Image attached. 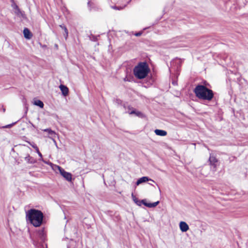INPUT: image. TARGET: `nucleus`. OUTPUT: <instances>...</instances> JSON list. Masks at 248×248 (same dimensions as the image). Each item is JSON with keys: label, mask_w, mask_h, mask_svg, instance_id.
<instances>
[{"label": "nucleus", "mask_w": 248, "mask_h": 248, "mask_svg": "<svg viewBox=\"0 0 248 248\" xmlns=\"http://www.w3.org/2000/svg\"><path fill=\"white\" fill-rule=\"evenodd\" d=\"M142 203L145 206H146L149 208H153V207H155L156 206H157L158 204V203H159V202L157 201V202H155L153 203H147L146 202L145 200H142Z\"/></svg>", "instance_id": "obj_8"}, {"label": "nucleus", "mask_w": 248, "mask_h": 248, "mask_svg": "<svg viewBox=\"0 0 248 248\" xmlns=\"http://www.w3.org/2000/svg\"><path fill=\"white\" fill-rule=\"evenodd\" d=\"M206 82H204V85H197L193 90L196 96L199 99L211 101L214 97V93L212 90L208 89L206 86Z\"/></svg>", "instance_id": "obj_1"}, {"label": "nucleus", "mask_w": 248, "mask_h": 248, "mask_svg": "<svg viewBox=\"0 0 248 248\" xmlns=\"http://www.w3.org/2000/svg\"><path fill=\"white\" fill-rule=\"evenodd\" d=\"M38 237H40V238L41 239V240L42 241H45V233L44 232V230H41L39 231H38Z\"/></svg>", "instance_id": "obj_15"}, {"label": "nucleus", "mask_w": 248, "mask_h": 248, "mask_svg": "<svg viewBox=\"0 0 248 248\" xmlns=\"http://www.w3.org/2000/svg\"><path fill=\"white\" fill-rule=\"evenodd\" d=\"M23 34H24V37L28 39H31L32 36V34L31 33L30 30L27 28H25L24 29Z\"/></svg>", "instance_id": "obj_11"}, {"label": "nucleus", "mask_w": 248, "mask_h": 248, "mask_svg": "<svg viewBox=\"0 0 248 248\" xmlns=\"http://www.w3.org/2000/svg\"><path fill=\"white\" fill-rule=\"evenodd\" d=\"M60 27L64 30L65 34H64L65 39L67 38L68 34V31L66 27L63 25H60Z\"/></svg>", "instance_id": "obj_18"}, {"label": "nucleus", "mask_w": 248, "mask_h": 248, "mask_svg": "<svg viewBox=\"0 0 248 248\" xmlns=\"http://www.w3.org/2000/svg\"><path fill=\"white\" fill-rule=\"evenodd\" d=\"M88 5L89 6H91V2L90 1H89L88 3Z\"/></svg>", "instance_id": "obj_26"}, {"label": "nucleus", "mask_w": 248, "mask_h": 248, "mask_svg": "<svg viewBox=\"0 0 248 248\" xmlns=\"http://www.w3.org/2000/svg\"><path fill=\"white\" fill-rule=\"evenodd\" d=\"M49 139H51L53 141L54 144L55 145V146H56L57 148H58V146H57V142H56V141L55 140L54 138L55 137H48Z\"/></svg>", "instance_id": "obj_20"}, {"label": "nucleus", "mask_w": 248, "mask_h": 248, "mask_svg": "<svg viewBox=\"0 0 248 248\" xmlns=\"http://www.w3.org/2000/svg\"><path fill=\"white\" fill-rule=\"evenodd\" d=\"M59 88L63 96H66L68 95L69 93V89L66 86L63 85H61L59 86Z\"/></svg>", "instance_id": "obj_10"}, {"label": "nucleus", "mask_w": 248, "mask_h": 248, "mask_svg": "<svg viewBox=\"0 0 248 248\" xmlns=\"http://www.w3.org/2000/svg\"><path fill=\"white\" fill-rule=\"evenodd\" d=\"M149 68L146 62H140L133 70L135 76L138 79L145 78L149 72Z\"/></svg>", "instance_id": "obj_3"}, {"label": "nucleus", "mask_w": 248, "mask_h": 248, "mask_svg": "<svg viewBox=\"0 0 248 248\" xmlns=\"http://www.w3.org/2000/svg\"><path fill=\"white\" fill-rule=\"evenodd\" d=\"M12 125V124H9V125H7L5 126V127H6V128L10 127H11V125Z\"/></svg>", "instance_id": "obj_24"}, {"label": "nucleus", "mask_w": 248, "mask_h": 248, "mask_svg": "<svg viewBox=\"0 0 248 248\" xmlns=\"http://www.w3.org/2000/svg\"><path fill=\"white\" fill-rule=\"evenodd\" d=\"M142 32H139L135 34L136 36H140L141 35Z\"/></svg>", "instance_id": "obj_23"}, {"label": "nucleus", "mask_w": 248, "mask_h": 248, "mask_svg": "<svg viewBox=\"0 0 248 248\" xmlns=\"http://www.w3.org/2000/svg\"><path fill=\"white\" fill-rule=\"evenodd\" d=\"M209 161L210 162V165L211 166L213 171H216V168L217 166V163L218 162L217 159L216 158L215 156L210 155V157L209 158Z\"/></svg>", "instance_id": "obj_5"}, {"label": "nucleus", "mask_w": 248, "mask_h": 248, "mask_svg": "<svg viewBox=\"0 0 248 248\" xmlns=\"http://www.w3.org/2000/svg\"><path fill=\"white\" fill-rule=\"evenodd\" d=\"M179 227H180V230L182 232H186L187 231H188L189 230L188 225L186 224V223L184 221H181L180 222Z\"/></svg>", "instance_id": "obj_7"}, {"label": "nucleus", "mask_w": 248, "mask_h": 248, "mask_svg": "<svg viewBox=\"0 0 248 248\" xmlns=\"http://www.w3.org/2000/svg\"><path fill=\"white\" fill-rule=\"evenodd\" d=\"M155 134L157 136H165L167 134V132L163 130L156 129L155 130Z\"/></svg>", "instance_id": "obj_13"}, {"label": "nucleus", "mask_w": 248, "mask_h": 248, "mask_svg": "<svg viewBox=\"0 0 248 248\" xmlns=\"http://www.w3.org/2000/svg\"><path fill=\"white\" fill-rule=\"evenodd\" d=\"M43 214L39 210L31 209L29 210L26 213L27 220L34 227L40 226L43 222Z\"/></svg>", "instance_id": "obj_2"}, {"label": "nucleus", "mask_w": 248, "mask_h": 248, "mask_svg": "<svg viewBox=\"0 0 248 248\" xmlns=\"http://www.w3.org/2000/svg\"><path fill=\"white\" fill-rule=\"evenodd\" d=\"M130 114H135L136 115L138 116H140V115H142V113L140 112H136L135 111L133 110L132 111H131L130 113Z\"/></svg>", "instance_id": "obj_19"}, {"label": "nucleus", "mask_w": 248, "mask_h": 248, "mask_svg": "<svg viewBox=\"0 0 248 248\" xmlns=\"http://www.w3.org/2000/svg\"><path fill=\"white\" fill-rule=\"evenodd\" d=\"M148 181H151L153 183H155V181L149 178L148 177L143 176V177H142L139 178L136 182V184L137 186H139V185H140L142 183H145Z\"/></svg>", "instance_id": "obj_6"}, {"label": "nucleus", "mask_w": 248, "mask_h": 248, "mask_svg": "<svg viewBox=\"0 0 248 248\" xmlns=\"http://www.w3.org/2000/svg\"><path fill=\"white\" fill-rule=\"evenodd\" d=\"M15 13L19 17L23 19L26 18V16L24 12L20 11L18 7L16 6L15 9Z\"/></svg>", "instance_id": "obj_9"}, {"label": "nucleus", "mask_w": 248, "mask_h": 248, "mask_svg": "<svg viewBox=\"0 0 248 248\" xmlns=\"http://www.w3.org/2000/svg\"><path fill=\"white\" fill-rule=\"evenodd\" d=\"M59 170L60 174L68 181H71L72 180V174L68 172H66L62 168L59 166H56Z\"/></svg>", "instance_id": "obj_4"}, {"label": "nucleus", "mask_w": 248, "mask_h": 248, "mask_svg": "<svg viewBox=\"0 0 248 248\" xmlns=\"http://www.w3.org/2000/svg\"><path fill=\"white\" fill-rule=\"evenodd\" d=\"M124 81H126V80H126V78H124Z\"/></svg>", "instance_id": "obj_29"}, {"label": "nucleus", "mask_w": 248, "mask_h": 248, "mask_svg": "<svg viewBox=\"0 0 248 248\" xmlns=\"http://www.w3.org/2000/svg\"><path fill=\"white\" fill-rule=\"evenodd\" d=\"M2 110H3V112H4L5 111V108H2Z\"/></svg>", "instance_id": "obj_27"}, {"label": "nucleus", "mask_w": 248, "mask_h": 248, "mask_svg": "<svg viewBox=\"0 0 248 248\" xmlns=\"http://www.w3.org/2000/svg\"><path fill=\"white\" fill-rule=\"evenodd\" d=\"M35 150H37L38 148L37 146L34 143H31L30 142H28Z\"/></svg>", "instance_id": "obj_21"}, {"label": "nucleus", "mask_w": 248, "mask_h": 248, "mask_svg": "<svg viewBox=\"0 0 248 248\" xmlns=\"http://www.w3.org/2000/svg\"><path fill=\"white\" fill-rule=\"evenodd\" d=\"M37 153L38 154L39 156L41 157V158H42V155L41 154V153L40 152L39 150V149H38L37 150H36Z\"/></svg>", "instance_id": "obj_22"}, {"label": "nucleus", "mask_w": 248, "mask_h": 248, "mask_svg": "<svg viewBox=\"0 0 248 248\" xmlns=\"http://www.w3.org/2000/svg\"><path fill=\"white\" fill-rule=\"evenodd\" d=\"M24 159L26 162L28 163L33 164L35 162L34 158L31 156L29 154H28L27 156L24 157Z\"/></svg>", "instance_id": "obj_12"}, {"label": "nucleus", "mask_w": 248, "mask_h": 248, "mask_svg": "<svg viewBox=\"0 0 248 248\" xmlns=\"http://www.w3.org/2000/svg\"><path fill=\"white\" fill-rule=\"evenodd\" d=\"M112 8L113 9H119V8H118L116 6H113L112 7Z\"/></svg>", "instance_id": "obj_25"}, {"label": "nucleus", "mask_w": 248, "mask_h": 248, "mask_svg": "<svg viewBox=\"0 0 248 248\" xmlns=\"http://www.w3.org/2000/svg\"><path fill=\"white\" fill-rule=\"evenodd\" d=\"M43 131L46 132L49 135L48 137H55L56 133L54 131H53L50 128H46L43 130Z\"/></svg>", "instance_id": "obj_14"}, {"label": "nucleus", "mask_w": 248, "mask_h": 248, "mask_svg": "<svg viewBox=\"0 0 248 248\" xmlns=\"http://www.w3.org/2000/svg\"><path fill=\"white\" fill-rule=\"evenodd\" d=\"M132 199H133V201L138 205H139V206H140L141 205V204L142 203V200L141 201H139L138 200V199L133 194H132Z\"/></svg>", "instance_id": "obj_16"}, {"label": "nucleus", "mask_w": 248, "mask_h": 248, "mask_svg": "<svg viewBox=\"0 0 248 248\" xmlns=\"http://www.w3.org/2000/svg\"><path fill=\"white\" fill-rule=\"evenodd\" d=\"M34 105L39 106L41 108H43L44 107V104L43 102L40 100H35L34 102Z\"/></svg>", "instance_id": "obj_17"}, {"label": "nucleus", "mask_w": 248, "mask_h": 248, "mask_svg": "<svg viewBox=\"0 0 248 248\" xmlns=\"http://www.w3.org/2000/svg\"><path fill=\"white\" fill-rule=\"evenodd\" d=\"M149 184L151 185V186H153V184H152V183H149Z\"/></svg>", "instance_id": "obj_28"}]
</instances>
